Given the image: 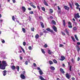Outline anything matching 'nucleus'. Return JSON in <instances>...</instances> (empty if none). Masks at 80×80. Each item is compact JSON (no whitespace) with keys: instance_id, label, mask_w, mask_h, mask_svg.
Listing matches in <instances>:
<instances>
[{"instance_id":"14","label":"nucleus","mask_w":80,"mask_h":80,"mask_svg":"<svg viewBox=\"0 0 80 80\" xmlns=\"http://www.w3.org/2000/svg\"><path fill=\"white\" fill-rule=\"evenodd\" d=\"M64 7L65 10H70L69 8L67 7V6H65Z\"/></svg>"},{"instance_id":"48","label":"nucleus","mask_w":80,"mask_h":80,"mask_svg":"<svg viewBox=\"0 0 80 80\" xmlns=\"http://www.w3.org/2000/svg\"><path fill=\"white\" fill-rule=\"evenodd\" d=\"M68 25H72V23L70 22H68Z\"/></svg>"},{"instance_id":"16","label":"nucleus","mask_w":80,"mask_h":80,"mask_svg":"<svg viewBox=\"0 0 80 80\" xmlns=\"http://www.w3.org/2000/svg\"><path fill=\"white\" fill-rule=\"evenodd\" d=\"M11 68L12 69V70H14L15 69V66H11Z\"/></svg>"},{"instance_id":"30","label":"nucleus","mask_w":80,"mask_h":80,"mask_svg":"<svg viewBox=\"0 0 80 80\" xmlns=\"http://www.w3.org/2000/svg\"><path fill=\"white\" fill-rule=\"evenodd\" d=\"M53 61L54 63H57L58 62L57 61V60H56V59L53 60Z\"/></svg>"},{"instance_id":"55","label":"nucleus","mask_w":80,"mask_h":80,"mask_svg":"<svg viewBox=\"0 0 80 80\" xmlns=\"http://www.w3.org/2000/svg\"><path fill=\"white\" fill-rule=\"evenodd\" d=\"M80 57H78L77 58V61H78V62L80 61Z\"/></svg>"},{"instance_id":"38","label":"nucleus","mask_w":80,"mask_h":80,"mask_svg":"<svg viewBox=\"0 0 80 80\" xmlns=\"http://www.w3.org/2000/svg\"><path fill=\"white\" fill-rule=\"evenodd\" d=\"M12 19L13 21H15V17H14V16H13L12 17Z\"/></svg>"},{"instance_id":"31","label":"nucleus","mask_w":80,"mask_h":80,"mask_svg":"<svg viewBox=\"0 0 80 80\" xmlns=\"http://www.w3.org/2000/svg\"><path fill=\"white\" fill-rule=\"evenodd\" d=\"M48 53L49 55H51V54H52V52H51V51H50V50H48Z\"/></svg>"},{"instance_id":"43","label":"nucleus","mask_w":80,"mask_h":80,"mask_svg":"<svg viewBox=\"0 0 80 80\" xmlns=\"http://www.w3.org/2000/svg\"><path fill=\"white\" fill-rule=\"evenodd\" d=\"M71 61H72V63H75V62L74 61V60L73 58H72V59L71 60Z\"/></svg>"},{"instance_id":"51","label":"nucleus","mask_w":80,"mask_h":80,"mask_svg":"<svg viewBox=\"0 0 80 80\" xmlns=\"http://www.w3.org/2000/svg\"><path fill=\"white\" fill-rule=\"evenodd\" d=\"M63 47V45L62 44H59V47Z\"/></svg>"},{"instance_id":"64","label":"nucleus","mask_w":80,"mask_h":80,"mask_svg":"<svg viewBox=\"0 0 80 80\" xmlns=\"http://www.w3.org/2000/svg\"><path fill=\"white\" fill-rule=\"evenodd\" d=\"M72 80H75V78H73V77H72Z\"/></svg>"},{"instance_id":"22","label":"nucleus","mask_w":80,"mask_h":80,"mask_svg":"<svg viewBox=\"0 0 80 80\" xmlns=\"http://www.w3.org/2000/svg\"><path fill=\"white\" fill-rule=\"evenodd\" d=\"M77 30V28L76 27H74L73 28V30L74 31H76Z\"/></svg>"},{"instance_id":"20","label":"nucleus","mask_w":80,"mask_h":80,"mask_svg":"<svg viewBox=\"0 0 80 80\" xmlns=\"http://www.w3.org/2000/svg\"><path fill=\"white\" fill-rule=\"evenodd\" d=\"M39 38V35L38 34H37L35 36V38L36 39H38Z\"/></svg>"},{"instance_id":"39","label":"nucleus","mask_w":80,"mask_h":80,"mask_svg":"<svg viewBox=\"0 0 80 80\" xmlns=\"http://www.w3.org/2000/svg\"><path fill=\"white\" fill-rule=\"evenodd\" d=\"M39 34L41 36H42L43 35V32H40L39 33Z\"/></svg>"},{"instance_id":"2","label":"nucleus","mask_w":80,"mask_h":80,"mask_svg":"<svg viewBox=\"0 0 80 80\" xmlns=\"http://www.w3.org/2000/svg\"><path fill=\"white\" fill-rule=\"evenodd\" d=\"M75 18H80V16H79V14L77 13V14L75 15L74 17Z\"/></svg>"},{"instance_id":"29","label":"nucleus","mask_w":80,"mask_h":80,"mask_svg":"<svg viewBox=\"0 0 80 80\" xmlns=\"http://www.w3.org/2000/svg\"><path fill=\"white\" fill-rule=\"evenodd\" d=\"M74 36L76 40H77V41H78L79 40L77 37V35H75Z\"/></svg>"},{"instance_id":"9","label":"nucleus","mask_w":80,"mask_h":80,"mask_svg":"<svg viewBox=\"0 0 80 80\" xmlns=\"http://www.w3.org/2000/svg\"><path fill=\"white\" fill-rule=\"evenodd\" d=\"M66 77L68 79H70V75L68 73H67L66 74Z\"/></svg>"},{"instance_id":"61","label":"nucleus","mask_w":80,"mask_h":80,"mask_svg":"<svg viewBox=\"0 0 80 80\" xmlns=\"http://www.w3.org/2000/svg\"><path fill=\"white\" fill-rule=\"evenodd\" d=\"M77 45H80V42H77Z\"/></svg>"},{"instance_id":"7","label":"nucleus","mask_w":80,"mask_h":80,"mask_svg":"<svg viewBox=\"0 0 80 80\" xmlns=\"http://www.w3.org/2000/svg\"><path fill=\"white\" fill-rule=\"evenodd\" d=\"M61 59L60 60L61 61H63L65 59V57H64L63 56H61Z\"/></svg>"},{"instance_id":"41","label":"nucleus","mask_w":80,"mask_h":80,"mask_svg":"<svg viewBox=\"0 0 80 80\" xmlns=\"http://www.w3.org/2000/svg\"><path fill=\"white\" fill-rule=\"evenodd\" d=\"M1 42L2 43H5V40H4L2 39Z\"/></svg>"},{"instance_id":"46","label":"nucleus","mask_w":80,"mask_h":80,"mask_svg":"<svg viewBox=\"0 0 80 80\" xmlns=\"http://www.w3.org/2000/svg\"><path fill=\"white\" fill-rule=\"evenodd\" d=\"M48 46L47 45V44H46L44 45V48H47V47Z\"/></svg>"},{"instance_id":"27","label":"nucleus","mask_w":80,"mask_h":80,"mask_svg":"<svg viewBox=\"0 0 80 80\" xmlns=\"http://www.w3.org/2000/svg\"><path fill=\"white\" fill-rule=\"evenodd\" d=\"M42 30H43V32L45 33H46L48 32L46 30H45V29H43Z\"/></svg>"},{"instance_id":"3","label":"nucleus","mask_w":80,"mask_h":80,"mask_svg":"<svg viewBox=\"0 0 80 80\" xmlns=\"http://www.w3.org/2000/svg\"><path fill=\"white\" fill-rule=\"evenodd\" d=\"M46 30L47 31H48V32H49L51 33H53V31L50 29V28H48L46 29Z\"/></svg>"},{"instance_id":"42","label":"nucleus","mask_w":80,"mask_h":80,"mask_svg":"<svg viewBox=\"0 0 80 80\" xmlns=\"http://www.w3.org/2000/svg\"><path fill=\"white\" fill-rule=\"evenodd\" d=\"M34 28H31V30L32 31V32H34Z\"/></svg>"},{"instance_id":"56","label":"nucleus","mask_w":80,"mask_h":80,"mask_svg":"<svg viewBox=\"0 0 80 80\" xmlns=\"http://www.w3.org/2000/svg\"><path fill=\"white\" fill-rule=\"evenodd\" d=\"M37 8H38V10H40V6H37Z\"/></svg>"},{"instance_id":"28","label":"nucleus","mask_w":80,"mask_h":80,"mask_svg":"<svg viewBox=\"0 0 80 80\" xmlns=\"http://www.w3.org/2000/svg\"><path fill=\"white\" fill-rule=\"evenodd\" d=\"M17 69V70L18 72H19V69H20V67L18 66L16 67Z\"/></svg>"},{"instance_id":"60","label":"nucleus","mask_w":80,"mask_h":80,"mask_svg":"<svg viewBox=\"0 0 80 80\" xmlns=\"http://www.w3.org/2000/svg\"><path fill=\"white\" fill-rule=\"evenodd\" d=\"M39 18L40 19V20H42V17L41 16L39 17Z\"/></svg>"},{"instance_id":"34","label":"nucleus","mask_w":80,"mask_h":80,"mask_svg":"<svg viewBox=\"0 0 80 80\" xmlns=\"http://www.w3.org/2000/svg\"><path fill=\"white\" fill-rule=\"evenodd\" d=\"M41 49V51H42V53H43L44 54H45V52L44 50H43V49Z\"/></svg>"},{"instance_id":"40","label":"nucleus","mask_w":80,"mask_h":80,"mask_svg":"<svg viewBox=\"0 0 80 80\" xmlns=\"http://www.w3.org/2000/svg\"><path fill=\"white\" fill-rule=\"evenodd\" d=\"M75 5H76V6H77V7H80V5H79L78 3H75Z\"/></svg>"},{"instance_id":"6","label":"nucleus","mask_w":80,"mask_h":80,"mask_svg":"<svg viewBox=\"0 0 80 80\" xmlns=\"http://www.w3.org/2000/svg\"><path fill=\"white\" fill-rule=\"evenodd\" d=\"M30 6L32 7L33 8H36V6H35L32 3L30 2L29 4Z\"/></svg>"},{"instance_id":"24","label":"nucleus","mask_w":80,"mask_h":80,"mask_svg":"<svg viewBox=\"0 0 80 80\" xmlns=\"http://www.w3.org/2000/svg\"><path fill=\"white\" fill-rule=\"evenodd\" d=\"M65 24H66L65 21V20H63V26H64V27H65Z\"/></svg>"},{"instance_id":"17","label":"nucleus","mask_w":80,"mask_h":80,"mask_svg":"<svg viewBox=\"0 0 80 80\" xmlns=\"http://www.w3.org/2000/svg\"><path fill=\"white\" fill-rule=\"evenodd\" d=\"M50 69H51L52 70H55V67H53V66H51L50 68Z\"/></svg>"},{"instance_id":"23","label":"nucleus","mask_w":80,"mask_h":80,"mask_svg":"<svg viewBox=\"0 0 80 80\" xmlns=\"http://www.w3.org/2000/svg\"><path fill=\"white\" fill-rule=\"evenodd\" d=\"M49 63L50 65H52V64H53V62L52 61H49Z\"/></svg>"},{"instance_id":"59","label":"nucleus","mask_w":80,"mask_h":80,"mask_svg":"<svg viewBox=\"0 0 80 80\" xmlns=\"http://www.w3.org/2000/svg\"><path fill=\"white\" fill-rule=\"evenodd\" d=\"M50 18H51V19H53V17L52 16H50Z\"/></svg>"},{"instance_id":"63","label":"nucleus","mask_w":80,"mask_h":80,"mask_svg":"<svg viewBox=\"0 0 80 80\" xmlns=\"http://www.w3.org/2000/svg\"><path fill=\"white\" fill-rule=\"evenodd\" d=\"M33 65L35 67L36 66V64L35 63H33Z\"/></svg>"},{"instance_id":"32","label":"nucleus","mask_w":80,"mask_h":80,"mask_svg":"<svg viewBox=\"0 0 80 80\" xmlns=\"http://www.w3.org/2000/svg\"><path fill=\"white\" fill-rule=\"evenodd\" d=\"M20 48H21L22 52H23V53H25V50H24V49H23V48H22V46H20Z\"/></svg>"},{"instance_id":"1","label":"nucleus","mask_w":80,"mask_h":80,"mask_svg":"<svg viewBox=\"0 0 80 80\" xmlns=\"http://www.w3.org/2000/svg\"><path fill=\"white\" fill-rule=\"evenodd\" d=\"M8 65L7 61L3 60L0 61V69L1 70H5L6 67Z\"/></svg>"},{"instance_id":"25","label":"nucleus","mask_w":80,"mask_h":80,"mask_svg":"<svg viewBox=\"0 0 80 80\" xmlns=\"http://www.w3.org/2000/svg\"><path fill=\"white\" fill-rule=\"evenodd\" d=\"M52 23L54 25H56V22H55V21L54 20H52Z\"/></svg>"},{"instance_id":"18","label":"nucleus","mask_w":80,"mask_h":80,"mask_svg":"<svg viewBox=\"0 0 80 80\" xmlns=\"http://www.w3.org/2000/svg\"><path fill=\"white\" fill-rule=\"evenodd\" d=\"M39 78L41 80H46V79H44V78H43V77L41 76H39Z\"/></svg>"},{"instance_id":"21","label":"nucleus","mask_w":80,"mask_h":80,"mask_svg":"<svg viewBox=\"0 0 80 80\" xmlns=\"http://www.w3.org/2000/svg\"><path fill=\"white\" fill-rule=\"evenodd\" d=\"M22 30L23 33H26V30L25 29L23 28H22Z\"/></svg>"},{"instance_id":"62","label":"nucleus","mask_w":80,"mask_h":80,"mask_svg":"<svg viewBox=\"0 0 80 80\" xmlns=\"http://www.w3.org/2000/svg\"><path fill=\"white\" fill-rule=\"evenodd\" d=\"M25 63L26 64V65H28V61H26L25 62Z\"/></svg>"},{"instance_id":"4","label":"nucleus","mask_w":80,"mask_h":80,"mask_svg":"<svg viewBox=\"0 0 80 80\" xmlns=\"http://www.w3.org/2000/svg\"><path fill=\"white\" fill-rule=\"evenodd\" d=\"M76 48L78 52H78H79V51H80V47H79V46H78V45H76Z\"/></svg>"},{"instance_id":"15","label":"nucleus","mask_w":80,"mask_h":80,"mask_svg":"<svg viewBox=\"0 0 80 80\" xmlns=\"http://www.w3.org/2000/svg\"><path fill=\"white\" fill-rule=\"evenodd\" d=\"M40 23L42 28H45V27L44 26V25L43 24V22H40Z\"/></svg>"},{"instance_id":"58","label":"nucleus","mask_w":80,"mask_h":80,"mask_svg":"<svg viewBox=\"0 0 80 80\" xmlns=\"http://www.w3.org/2000/svg\"><path fill=\"white\" fill-rule=\"evenodd\" d=\"M28 49L29 50H32V47L31 46L29 47Z\"/></svg>"},{"instance_id":"49","label":"nucleus","mask_w":80,"mask_h":80,"mask_svg":"<svg viewBox=\"0 0 80 80\" xmlns=\"http://www.w3.org/2000/svg\"><path fill=\"white\" fill-rule=\"evenodd\" d=\"M29 21H30L32 20V18H30V17H29V19H28Z\"/></svg>"},{"instance_id":"5","label":"nucleus","mask_w":80,"mask_h":80,"mask_svg":"<svg viewBox=\"0 0 80 80\" xmlns=\"http://www.w3.org/2000/svg\"><path fill=\"white\" fill-rule=\"evenodd\" d=\"M20 77L22 79H25L26 77L25 75L23 74H21L20 76Z\"/></svg>"},{"instance_id":"45","label":"nucleus","mask_w":80,"mask_h":80,"mask_svg":"<svg viewBox=\"0 0 80 80\" xmlns=\"http://www.w3.org/2000/svg\"><path fill=\"white\" fill-rule=\"evenodd\" d=\"M68 27L69 28H72V24L71 25H68Z\"/></svg>"},{"instance_id":"12","label":"nucleus","mask_w":80,"mask_h":80,"mask_svg":"<svg viewBox=\"0 0 80 80\" xmlns=\"http://www.w3.org/2000/svg\"><path fill=\"white\" fill-rule=\"evenodd\" d=\"M3 76H5V75H6V73H7V71L6 70H4V71H3Z\"/></svg>"},{"instance_id":"19","label":"nucleus","mask_w":80,"mask_h":80,"mask_svg":"<svg viewBox=\"0 0 80 80\" xmlns=\"http://www.w3.org/2000/svg\"><path fill=\"white\" fill-rule=\"evenodd\" d=\"M65 32L66 33H67V35H69V33L68 32V30H67V29L66 28L65 29Z\"/></svg>"},{"instance_id":"10","label":"nucleus","mask_w":80,"mask_h":80,"mask_svg":"<svg viewBox=\"0 0 80 80\" xmlns=\"http://www.w3.org/2000/svg\"><path fill=\"white\" fill-rule=\"evenodd\" d=\"M60 71L62 73H65V71L63 70V69L62 68H60Z\"/></svg>"},{"instance_id":"8","label":"nucleus","mask_w":80,"mask_h":80,"mask_svg":"<svg viewBox=\"0 0 80 80\" xmlns=\"http://www.w3.org/2000/svg\"><path fill=\"white\" fill-rule=\"evenodd\" d=\"M43 3L45 5H46V6H48V3L45 0H44Z\"/></svg>"},{"instance_id":"52","label":"nucleus","mask_w":80,"mask_h":80,"mask_svg":"<svg viewBox=\"0 0 80 80\" xmlns=\"http://www.w3.org/2000/svg\"><path fill=\"white\" fill-rule=\"evenodd\" d=\"M69 70L71 72L72 71V66H70Z\"/></svg>"},{"instance_id":"13","label":"nucleus","mask_w":80,"mask_h":80,"mask_svg":"<svg viewBox=\"0 0 80 80\" xmlns=\"http://www.w3.org/2000/svg\"><path fill=\"white\" fill-rule=\"evenodd\" d=\"M53 30L54 31V32H57V27H56L54 26V27L53 28Z\"/></svg>"},{"instance_id":"53","label":"nucleus","mask_w":80,"mask_h":80,"mask_svg":"<svg viewBox=\"0 0 80 80\" xmlns=\"http://www.w3.org/2000/svg\"><path fill=\"white\" fill-rule=\"evenodd\" d=\"M25 71H23L22 72V74L23 75H25Z\"/></svg>"},{"instance_id":"50","label":"nucleus","mask_w":80,"mask_h":80,"mask_svg":"<svg viewBox=\"0 0 80 80\" xmlns=\"http://www.w3.org/2000/svg\"><path fill=\"white\" fill-rule=\"evenodd\" d=\"M62 35H66V34H65V33H64L63 32H62Z\"/></svg>"},{"instance_id":"37","label":"nucleus","mask_w":80,"mask_h":80,"mask_svg":"<svg viewBox=\"0 0 80 80\" xmlns=\"http://www.w3.org/2000/svg\"><path fill=\"white\" fill-rule=\"evenodd\" d=\"M69 6L70 7L71 9H73V8L72 7V4L70 2L69 3Z\"/></svg>"},{"instance_id":"11","label":"nucleus","mask_w":80,"mask_h":80,"mask_svg":"<svg viewBox=\"0 0 80 80\" xmlns=\"http://www.w3.org/2000/svg\"><path fill=\"white\" fill-rule=\"evenodd\" d=\"M22 10H23L24 12H25L26 11V8L24 7H22Z\"/></svg>"},{"instance_id":"26","label":"nucleus","mask_w":80,"mask_h":80,"mask_svg":"<svg viewBox=\"0 0 80 80\" xmlns=\"http://www.w3.org/2000/svg\"><path fill=\"white\" fill-rule=\"evenodd\" d=\"M39 74L40 75L43 74V72L42 70H39Z\"/></svg>"},{"instance_id":"57","label":"nucleus","mask_w":80,"mask_h":80,"mask_svg":"<svg viewBox=\"0 0 80 80\" xmlns=\"http://www.w3.org/2000/svg\"><path fill=\"white\" fill-rule=\"evenodd\" d=\"M20 58L21 60H22V59H23V58H22V56H20Z\"/></svg>"},{"instance_id":"35","label":"nucleus","mask_w":80,"mask_h":80,"mask_svg":"<svg viewBox=\"0 0 80 80\" xmlns=\"http://www.w3.org/2000/svg\"><path fill=\"white\" fill-rule=\"evenodd\" d=\"M72 39V40L74 42H75V38H74L72 36L71 37Z\"/></svg>"},{"instance_id":"47","label":"nucleus","mask_w":80,"mask_h":80,"mask_svg":"<svg viewBox=\"0 0 80 80\" xmlns=\"http://www.w3.org/2000/svg\"><path fill=\"white\" fill-rule=\"evenodd\" d=\"M23 44L24 46H25V45H26V42H23Z\"/></svg>"},{"instance_id":"36","label":"nucleus","mask_w":80,"mask_h":80,"mask_svg":"<svg viewBox=\"0 0 80 80\" xmlns=\"http://www.w3.org/2000/svg\"><path fill=\"white\" fill-rule=\"evenodd\" d=\"M41 8L42 11H43L44 12H45V8H44V7H42Z\"/></svg>"},{"instance_id":"33","label":"nucleus","mask_w":80,"mask_h":80,"mask_svg":"<svg viewBox=\"0 0 80 80\" xmlns=\"http://www.w3.org/2000/svg\"><path fill=\"white\" fill-rule=\"evenodd\" d=\"M49 10L51 13H52L53 12V10H52V9H50Z\"/></svg>"},{"instance_id":"54","label":"nucleus","mask_w":80,"mask_h":80,"mask_svg":"<svg viewBox=\"0 0 80 80\" xmlns=\"http://www.w3.org/2000/svg\"><path fill=\"white\" fill-rule=\"evenodd\" d=\"M12 2L13 3H15V2H16V1L15 0H12Z\"/></svg>"},{"instance_id":"44","label":"nucleus","mask_w":80,"mask_h":80,"mask_svg":"<svg viewBox=\"0 0 80 80\" xmlns=\"http://www.w3.org/2000/svg\"><path fill=\"white\" fill-rule=\"evenodd\" d=\"M29 14H33V12L31 11L29 12Z\"/></svg>"}]
</instances>
